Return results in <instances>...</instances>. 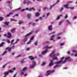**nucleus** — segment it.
I'll return each mask as SVG.
<instances>
[{
	"mask_svg": "<svg viewBox=\"0 0 77 77\" xmlns=\"http://www.w3.org/2000/svg\"><path fill=\"white\" fill-rule=\"evenodd\" d=\"M53 62H54V61H53L52 60L51 61V63H49V66H52V65H53L54 64Z\"/></svg>",
	"mask_w": 77,
	"mask_h": 77,
	"instance_id": "7",
	"label": "nucleus"
},
{
	"mask_svg": "<svg viewBox=\"0 0 77 77\" xmlns=\"http://www.w3.org/2000/svg\"><path fill=\"white\" fill-rule=\"evenodd\" d=\"M68 18V16H67V15H66L65 16V18Z\"/></svg>",
	"mask_w": 77,
	"mask_h": 77,
	"instance_id": "60",
	"label": "nucleus"
},
{
	"mask_svg": "<svg viewBox=\"0 0 77 77\" xmlns=\"http://www.w3.org/2000/svg\"><path fill=\"white\" fill-rule=\"evenodd\" d=\"M32 64L33 65H34V66L35 65V64H36V62H35V61H33L32 63Z\"/></svg>",
	"mask_w": 77,
	"mask_h": 77,
	"instance_id": "32",
	"label": "nucleus"
},
{
	"mask_svg": "<svg viewBox=\"0 0 77 77\" xmlns=\"http://www.w3.org/2000/svg\"><path fill=\"white\" fill-rule=\"evenodd\" d=\"M57 39H60V37H57Z\"/></svg>",
	"mask_w": 77,
	"mask_h": 77,
	"instance_id": "53",
	"label": "nucleus"
},
{
	"mask_svg": "<svg viewBox=\"0 0 77 77\" xmlns=\"http://www.w3.org/2000/svg\"><path fill=\"white\" fill-rule=\"evenodd\" d=\"M4 44H5V42H2L0 45V47H3Z\"/></svg>",
	"mask_w": 77,
	"mask_h": 77,
	"instance_id": "16",
	"label": "nucleus"
},
{
	"mask_svg": "<svg viewBox=\"0 0 77 77\" xmlns=\"http://www.w3.org/2000/svg\"><path fill=\"white\" fill-rule=\"evenodd\" d=\"M27 5H30V4H32V2H30V1H28L27 2Z\"/></svg>",
	"mask_w": 77,
	"mask_h": 77,
	"instance_id": "22",
	"label": "nucleus"
},
{
	"mask_svg": "<svg viewBox=\"0 0 77 77\" xmlns=\"http://www.w3.org/2000/svg\"><path fill=\"white\" fill-rule=\"evenodd\" d=\"M8 50L9 52L11 51V48H10L9 47H7L6 48L5 50Z\"/></svg>",
	"mask_w": 77,
	"mask_h": 77,
	"instance_id": "4",
	"label": "nucleus"
},
{
	"mask_svg": "<svg viewBox=\"0 0 77 77\" xmlns=\"http://www.w3.org/2000/svg\"><path fill=\"white\" fill-rule=\"evenodd\" d=\"M57 0V2L56 3V4H57V3H58V2H59V0Z\"/></svg>",
	"mask_w": 77,
	"mask_h": 77,
	"instance_id": "55",
	"label": "nucleus"
},
{
	"mask_svg": "<svg viewBox=\"0 0 77 77\" xmlns=\"http://www.w3.org/2000/svg\"><path fill=\"white\" fill-rule=\"evenodd\" d=\"M8 71V73H9V72H10V73H12V72H14V71H13V70H9Z\"/></svg>",
	"mask_w": 77,
	"mask_h": 77,
	"instance_id": "21",
	"label": "nucleus"
},
{
	"mask_svg": "<svg viewBox=\"0 0 77 77\" xmlns=\"http://www.w3.org/2000/svg\"><path fill=\"white\" fill-rule=\"evenodd\" d=\"M48 29L49 30H52V25H51L49 26Z\"/></svg>",
	"mask_w": 77,
	"mask_h": 77,
	"instance_id": "10",
	"label": "nucleus"
},
{
	"mask_svg": "<svg viewBox=\"0 0 77 77\" xmlns=\"http://www.w3.org/2000/svg\"><path fill=\"white\" fill-rule=\"evenodd\" d=\"M21 55H19L17 57H16V58H17V57H21Z\"/></svg>",
	"mask_w": 77,
	"mask_h": 77,
	"instance_id": "50",
	"label": "nucleus"
},
{
	"mask_svg": "<svg viewBox=\"0 0 77 77\" xmlns=\"http://www.w3.org/2000/svg\"><path fill=\"white\" fill-rule=\"evenodd\" d=\"M9 24V23L8 22H5L4 23V24L5 25H6L7 26H8Z\"/></svg>",
	"mask_w": 77,
	"mask_h": 77,
	"instance_id": "19",
	"label": "nucleus"
},
{
	"mask_svg": "<svg viewBox=\"0 0 77 77\" xmlns=\"http://www.w3.org/2000/svg\"><path fill=\"white\" fill-rule=\"evenodd\" d=\"M4 75H8L9 74V72L8 71V72H6L4 73Z\"/></svg>",
	"mask_w": 77,
	"mask_h": 77,
	"instance_id": "12",
	"label": "nucleus"
},
{
	"mask_svg": "<svg viewBox=\"0 0 77 77\" xmlns=\"http://www.w3.org/2000/svg\"><path fill=\"white\" fill-rule=\"evenodd\" d=\"M30 42H31V41L30 40V41H29V42H28L27 43V44H29V43H30Z\"/></svg>",
	"mask_w": 77,
	"mask_h": 77,
	"instance_id": "51",
	"label": "nucleus"
},
{
	"mask_svg": "<svg viewBox=\"0 0 77 77\" xmlns=\"http://www.w3.org/2000/svg\"><path fill=\"white\" fill-rule=\"evenodd\" d=\"M25 10H29V8H26L25 9Z\"/></svg>",
	"mask_w": 77,
	"mask_h": 77,
	"instance_id": "63",
	"label": "nucleus"
},
{
	"mask_svg": "<svg viewBox=\"0 0 77 77\" xmlns=\"http://www.w3.org/2000/svg\"><path fill=\"white\" fill-rule=\"evenodd\" d=\"M52 47V46L48 47V46H46L44 48H50Z\"/></svg>",
	"mask_w": 77,
	"mask_h": 77,
	"instance_id": "14",
	"label": "nucleus"
},
{
	"mask_svg": "<svg viewBox=\"0 0 77 77\" xmlns=\"http://www.w3.org/2000/svg\"><path fill=\"white\" fill-rule=\"evenodd\" d=\"M23 23H24L23 21H20L19 24H23Z\"/></svg>",
	"mask_w": 77,
	"mask_h": 77,
	"instance_id": "31",
	"label": "nucleus"
},
{
	"mask_svg": "<svg viewBox=\"0 0 77 77\" xmlns=\"http://www.w3.org/2000/svg\"><path fill=\"white\" fill-rule=\"evenodd\" d=\"M34 37H35V36H33L31 38V40L32 41V40H33V39H34Z\"/></svg>",
	"mask_w": 77,
	"mask_h": 77,
	"instance_id": "35",
	"label": "nucleus"
},
{
	"mask_svg": "<svg viewBox=\"0 0 77 77\" xmlns=\"http://www.w3.org/2000/svg\"><path fill=\"white\" fill-rule=\"evenodd\" d=\"M32 32H30L29 33H28V34H27V35H26L25 36V37H28V36H30V35H31V34H32Z\"/></svg>",
	"mask_w": 77,
	"mask_h": 77,
	"instance_id": "9",
	"label": "nucleus"
},
{
	"mask_svg": "<svg viewBox=\"0 0 77 77\" xmlns=\"http://www.w3.org/2000/svg\"><path fill=\"white\" fill-rule=\"evenodd\" d=\"M15 30H16V28H15L11 29V33H14V32H15Z\"/></svg>",
	"mask_w": 77,
	"mask_h": 77,
	"instance_id": "6",
	"label": "nucleus"
},
{
	"mask_svg": "<svg viewBox=\"0 0 77 77\" xmlns=\"http://www.w3.org/2000/svg\"><path fill=\"white\" fill-rule=\"evenodd\" d=\"M40 15V14H39L38 12H37L35 14V17H38V16H39Z\"/></svg>",
	"mask_w": 77,
	"mask_h": 77,
	"instance_id": "20",
	"label": "nucleus"
},
{
	"mask_svg": "<svg viewBox=\"0 0 77 77\" xmlns=\"http://www.w3.org/2000/svg\"><path fill=\"white\" fill-rule=\"evenodd\" d=\"M25 11V9H22L21 10V12H23V11Z\"/></svg>",
	"mask_w": 77,
	"mask_h": 77,
	"instance_id": "46",
	"label": "nucleus"
},
{
	"mask_svg": "<svg viewBox=\"0 0 77 77\" xmlns=\"http://www.w3.org/2000/svg\"><path fill=\"white\" fill-rule=\"evenodd\" d=\"M29 58H30V59L31 60H33L34 59V57H33V56H29L28 57Z\"/></svg>",
	"mask_w": 77,
	"mask_h": 77,
	"instance_id": "18",
	"label": "nucleus"
},
{
	"mask_svg": "<svg viewBox=\"0 0 77 77\" xmlns=\"http://www.w3.org/2000/svg\"><path fill=\"white\" fill-rule=\"evenodd\" d=\"M10 8H8V10H11V9L12 8L11 7H9Z\"/></svg>",
	"mask_w": 77,
	"mask_h": 77,
	"instance_id": "61",
	"label": "nucleus"
},
{
	"mask_svg": "<svg viewBox=\"0 0 77 77\" xmlns=\"http://www.w3.org/2000/svg\"><path fill=\"white\" fill-rule=\"evenodd\" d=\"M44 43H47V44H49V43H50V42H49V41H46Z\"/></svg>",
	"mask_w": 77,
	"mask_h": 77,
	"instance_id": "40",
	"label": "nucleus"
},
{
	"mask_svg": "<svg viewBox=\"0 0 77 77\" xmlns=\"http://www.w3.org/2000/svg\"><path fill=\"white\" fill-rule=\"evenodd\" d=\"M27 50H30V48H27L26 49Z\"/></svg>",
	"mask_w": 77,
	"mask_h": 77,
	"instance_id": "59",
	"label": "nucleus"
},
{
	"mask_svg": "<svg viewBox=\"0 0 77 77\" xmlns=\"http://www.w3.org/2000/svg\"><path fill=\"white\" fill-rule=\"evenodd\" d=\"M32 10H33L34 11H35V9L34 8L32 7V8H30L29 9V11H32Z\"/></svg>",
	"mask_w": 77,
	"mask_h": 77,
	"instance_id": "13",
	"label": "nucleus"
},
{
	"mask_svg": "<svg viewBox=\"0 0 77 77\" xmlns=\"http://www.w3.org/2000/svg\"><path fill=\"white\" fill-rule=\"evenodd\" d=\"M54 53H55V51H53L51 54H50V56L51 57H55V56H56V55L54 54Z\"/></svg>",
	"mask_w": 77,
	"mask_h": 77,
	"instance_id": "3",
	"label": "nucleus"
},
{
	"mask_svg": "<svg viewBox=\"0 0 77 77\" xmlns=\"http://www.w3.org/2000/svg\"><path fill=\"white\" fill-rule=\"evenodd\" d=\"M54 72V70H53L52 71H51L50 70H48L46 72V76H48L52 72Z\"/></svg>",
	"mask_w": 77,
	"mask_h": 77,
	"instance_id": "1",
	"label": "nucleus"
},
{
	"mask_svg": "<svg viewBox=\"0 0 77 77\" xmlns=\"http://www.w3.org/2000/svg\"><path fill=\"white\" fill-rule=\"evenodd\" d=\"M63 8H61L60 9V12H62V11H63Z\"/></svg>",
	"mask_w": 77,
	"mask_h": 77,
	"instance_id": "38",
	"label": "nucleus"
},
{
	"mask_svg": "<svg viewBox=\"0 0 77 77\" xmlns=\"http://www.w3.org/2000/svg\"><path fill=\"white\" fill-rule=\"evenodd\" d=\"M62 23V21H61L59 23V25H60V24H61Z\"/></svg>",
	"mask_w": 77,
	"mask_h": 77,
	"instance_id": "52",
	"label": "nucleus"
},
{
	"mask_svg": "<svg viewBox=\"0 0 77 77\" xmlns=\"http://www.w3.org/2000/svg\"><path fill=\"white\" fill-rule=\"evenodd\" d=\"M55 5H56V4H54L53 5L51 6L50 8V9H52V8L53 7V6H54Z\"/></svg>",
	"mask_w": 77,
	"mask_h": 77,
	"instance_id": "34",
	"label": "nucleus"
},
{
	"mask_svg": "<svg viewBox=\"0 0 77 77\" xmlns=\"http://www.w3.org/2000/svg\"><path fill=\"white\" fill-rule=\"evenodd\" d=\"M31 16H32V15H31V14H28L27 15V18H28L29 19H30V18H31L30 17H31Z\"/></svg>",
	"mask_w": 77,
	"mask_h": 77,
	"instance_id": "8",
	"label": "nucleus"
},
{
	"mask_svg": "<svg viewBox=\"0 0 77 77\" xmlns=\"http://www.w3.org/2000/svg\"><path fill=\"white\" fill-rule=\"evenodd\" d=\"M47 50H45L44 51H43L42 52V54H45V53H46L47 52Z\"/></svg>",
	"mask_w": 77,
	"mask_h": 77,
	"instance_id": "17",
	"label": "nucleus"
},
{
	"mask_svg": "<svg viewBox=\"0 0 77 77\" xmlns=\"http://www.w3.org/2000/svg\"><path fill=\"white\" fill-rule=\"evenodd\" d=\"M64 45V43H62L60 44V46H62V45Z\"/></svg>",
	"mask_w": 77,
	"mask_h": 77,
	"instance_id": "57",
	"label": "nucleus"
},
{
	"mask_svg": "<svg viewBox=\"0 0 77 77\" xmlns=\"http://www.w3.org/2000/svg\"><path fill=\"white\" fill-rule=\"evenodd\" d=\"M19 40H20L19 39H17V41L15 43V44H16V43H17V42H18Z\"/></svg>",
	"mask_w": 77,
	"mask_h": 77,
	"instance_id": "41",
	"label": "nucleus"
},
{
	"mask_svg": "<svg viewBox=\"0 0 77 77\" xmlns=\"http://www.w3.org/2000/svg\"><path fill=\"white\" fill-rule=\"evenodd\" d=\"M11 21H17V20H15L13 19H11Z\"/></svg>",
	"mask_w": 77,
	"mask_h": 77,
	"instance_id": "33",
	"label": "nucleus"
},
{
	"mask_svg": "<svg viewBox=\"0 0 77 77\" xmlns=\"http://www.w3.org/2000/svg\"><path fill=\"white\" fill-rule=\"evenodd\" d=\"M50 14V13H48L47 14V17H48V15Z\"/></svg>",
	"mask_w": 77,
	"mask_h": 77,
	"instance_id": "54",
	"label": "nucleus"
},
{
	"mask_svg": "<svg viewBox=\"0 0 77 77\" xmlns=\"http://www.w3.org/2000/svg\"><path fill=\"white\" fill-rule=\"evenodd\" d=\"M7 42L8 43H9H9H10V41H9V40H7Z\"/></svg>",
	"mask_w": 77,
	"mask_h": 77,
	"instance_id": "62",
	"label": "nucleus"
},
{
	"mask_svg": "<svg viewBox=\"0 0 77 77\" xmlns=\"http://www.w3.org/2000/svg\"><path fill=\"white\" fill-rule=\"evenodd\" d=\"M24 74V72H21L20 73V74H21V75H23V74Z\"/></svg>",
	"mask_w": 77,
	"mask_h": 77,
	"instance_id": "42",
	"label": "nucleus"
},
{
	"mask_svg": "<svg viewBox=\"0 0 77 77\" xmlns=\"http://www.w3.org/2000/svg\"><path fill=\"white\" fill-rule=\"evenodd\" d=\"M44 10H47L48 9V8L47 7H45L43 8Z\"/></svg>",
	"mask_w": 77,
	"mask_h": 77,
	"instance_id": "39",
	"label": "nucleus"
},
{
	"mask_svg": "<svg viewBox=\"0 0 77 77\" xmlns=\"http://www.w3.org/2000/svg\"><path fill=\"white\" fill-rule=\"evenodd\" d=\"M57 66H58V65H56L55 66H54V68H57Z\"/></svg>",
	"mask_w": 77,
	"mask_h": 77,
	"instance_id": "49",
	"label": "nucleus"
},
{
	"mask_svg": "<svg viewBox=\"0 0 77 77\" xmlns=\"http://www.w3.org/2000/svg\"><path fill=\"white\" fill-rule=\"evenodd\" d=\"M66 23L67 24H70V22L69 20H66Z\"/></svg>",
	"mask_w": 77,
	"mask_h": 77,
	"instance_id": "36",
	"label": "nucleus"
},
{
	"mask_svg": "<svg viewBox=\"0 0 77 77\" xmlns=\"http://www.w3.org/2000/svg\"><path fill=\"white\" fill-rule=\"evenodd\" d=\"M68 6H69V5L67 4L66 5H64V8H67V9H69V8L68 7Z\"/></svg>",
	"mask_w": 77,
	"mask_h": 77,
	"instance_id": "15",
	"label": "nucleus"
},
{
	"mask_svg": "<svg viewBox=\"0 0 77 77\" xmlns=\"http://www.w3.org/2000/svg\"><path fill=\"white\" fill-rule=\"evenodd\" d=\"M39 19L40 20H42V17H40L39 18Z\"/></svg>",
	"mask_w": 77,
	"mask_h": 77,
	"instance_id": "56",
	"label": "nucleus"
},
{
	"mask_svg": "<svg viewBox=\"0 0 77 77\" xmlns=\"http://www.w3.org/2000/svg\"><path fill=\"white\" fill-rule=\"evenodd\" d=\"M8 35H9L8 36H7V37L8 38H11V34L10 32H8Z\"/></svg>",
	"mask_w": 77,
	"mask_h": 77,
	"instance_id": "5",
	"label": "nucleus"
},
{
	"mask_svg": "<svg viewBox=\"0 0 77 77\" xmlns=\"http://www.w3.org/2000/svg\"><path fill=\"white\" fill-rule=\"evenodd\" d=\"M69 59V57H67L65 58V60H68Z\"/></svg>",
	"mask_w": 77,
	"mask_h": 77,
	"instance_id": "44",
	"label": "nucleus"
},
{
	"mask_svg": "<svg viewBox=\"0 0 77 77\" xmlns=\"http://www.w3.org/2000/svg\"><path fill=\"white\" fill-rule=\"evenodd\" d=\"M55 59L56 60H57V57H54V58L52 59V60H55Z\"/></svg>",
	"mask_w": 77,
	"mask_h": 77,
	"instance_id": "26",
	"label": "nucleus"
},
{
	"mask_svg": "<svg viewBox=\"0 0 77 77\" xmlns=\"http://www.w3.org/2000/svg\"><path fill=\"white\" fill-rule=\"evenodd\" d=\"M3 20H4V18L2 17H0V21H2Z\"/></svg>",
	"mask_w": 77,
	"mask_h": 77,
	"instance_id": "29",
	"label": "nucleus"
},
{
	"mask_svg": "<svg viewBox=\"0 0 77 77\" xmlns=\"http://www.w3.org/2000/svg\"><path fill=\"white\" fill-rule=\"evenodd\" d=\"M57 20H59L60 19V16H58V17L57 18Z\"/></svg>",
	"mask_w": 77,
	"mask_h": 77,
	"instance_id": "43",
	"label": "nucleus"
},
{
	"mask_svg": "<svg viewBox=\"0 0 77 77\" xmlns=\"http://www.w3.org/2000/svg\"><path fill=\"white\" fill-rule=\"evenodd\" d=\"M14 16H17V17H18V14H16L15 15H14Z\"/></svg>",
	"mask_w": 77,
	"mask_h": 77,
	"instance_id": "64",
	"label": "nucleus"
},
{
	"mask_svg": "<svg viewBox=\"0 0 77 77\" xmlns=\"http://www.w3.org/2000/svg\"><path fill=\"white\" fill-rule=\"evenodd\" d=\"M66 62V60H65L64 61H63V60H60L59 61H58V62H56L55 63H56V64H60V63H65V62Z\"/></svg>",
	"mask_w": 77,
	"mask_h": 77,
	"instance_id": "2",
	"label": "nucleus"
},
{
	"mask_svg": "<svg viewBox=\"0 0 77 77\" xmlns=\"http://www.w3.org/2000/svg\"><path fill=\"white\" fill-rule=\"evenodd\" d=\"M46 64V63L45 62H43L42 63V66H44V65H45Z\"/></svg>",
	"mask_w": 77,
	"mask_h": 77,
	"instance_id": "27",
	"label": "nucleus"
},
{
	"mask_svg": "<svg viewBox=\"0 0 77 77\" xmlns=\"http://www.w3.org/2000/svg\"><path fill=\"white\" fill-rule=\"evenodd\" d=\"M35 66L34 65H33L32 66H29V68L30 69H32V68H33V67Z\"/></svg>",
	"mask_w": 77,
	"mask_h": 77,
	"instance_id": "23",
	"label": "nucleus"
},
{
	"mask_svg": "<svg viewBox=\"0 0 77 77\" xmlns=\"http://www.w3.org/2000/svg\"><path fill=\"white\" fill-rule=\"evenodd\" d=\"M54 37H55V35H53L52 36L51 38L50 39L51 41H53V38H54Z\"/></svg>",
	"mask_w": 77,
	"mask_h": 77,
	"instance_id": "11",
	"label": "nucleus"
},
{
	"mask_svg": "<svg viewBox=\"0 0 77 77\" xmlns=\"http://www.w3.org/2000/svg\"><path fill=\"white\" fill-rule=\"evenodd\" d=\"M27 41V38H24L23 40L24 42H26V41Z\"/></svg>",
	"mask_w": 77,
	"mask_h": 77,
	"instance_id": "24",
	"label": "nucleus"
},
{
	"mask_svg": "<svg viewBox=\"0 0 77 77\" xmlns=\"http://www.w3.org/2000/svg\"><path fill=\"white\" fill-rule=\"evenodd\" d=\"M39 31V30L38 29H37L36 31H35V33H37V32H38V31Z\"/></svg>",
	"mask_w": 77,
	"mask_h": 77,
	"instance_id": "47",
	"label": "nucleus"
},
{
	"mask_svg": "<svg viewBox=\"0 0 77 77\" xmlns=\"http://www.w3.org/2000/svg\"><path fill=\"white\" fill-rule=\"evenodd\" d=\"M8 65V63H7L4 65L2 67V68H5V66H6V65Z\"/></svg>",
	"mask_w": 77,
	"mask_h": 77,
	"instance_id": "30",
	"label": "nucleus"
},
{
	"mask_svg": "<svg viewBox=\"0 0 77 77\" xmlns=\"http://www.w3.org/2000/svg\"><path fill=\"white\" fill-rule=\"evenodd\" d=\"M10 16V15L9 14H8L7 15L6 17H8Z\"/></svg>",
	"mask_w": 77,
	"mask_h": 77,
	"instance_id": "58",
	"label": "nucleus"
},
{
	"mask_svg": "<svg viewBox=\"0 0 77 77\" xmlns=\"http://www.w3.org/2000/svg\"><path fill=\"white\" fill-rule=\"evenodd\" d=\"M7 53V51H5L4 53L2 54V56H4V55H5V54H6V53Z\"/></svg>",
	"mask_w": 77,
	"mask_h": 77,
	"instance_id": "28",
	"label": "nucleus"
},
{
	"mask_svg": "<svg viewBox=\"0 0 77 77\" xmlns=\"http://www.w3.org/2000/svg\"><path fill=\"white\" fill-rule=\"evenodd\" d=\"M34 44L35 45H38V43H37V42H35V43Z\"/></svg>",
	"mask_w": 77,
	"mask_h": 77,
	"instance_id": "45",
	"label": "nucleus"
},
{
	"mask_svg": "<svg viewBox=\"0 0 77 77\" xmlns=\"http://www.w3.org/2000/svg\"><path fill=\"white\" fill-rule=\"evenodd\" d=\"M12 14H13V13L11 12L9 13V15H12Z\"/></svg>",
	"mask_w": 77,
	"mask_h": 77,
	"instance_id": "48",
	"label": "nucleus"
},
{
	"mask_svg": "<svg viewBox=\"0 0 77 77\" xmlns=\"http://www.w3.org/2000/svg\"><path fill=\"white\" fill-rule=\"evenodd\" d=\"M7 3H8V4H11V2L10 1H7Z\"/></svg>",
	"mask_w": 77,
	"mask_h": 77,
	"instance_id": "37",
	"label": "nucleus"
},
{
	"mask_svg": "<svg viewBox=\"0 0 77 77\" xmlns=\"http://www.w3.org/2000/svg\"><path fill=\"white\" fill-rule=\"evenodd\" d=\"M26 69H27V68L26 67H24L22 71H26Z\"/></svg>",
	"mask_w": 77,
	"mask_h": 77,
	"instance_id": "25",
	"label": "nucleus"
}]
</instances>
